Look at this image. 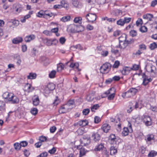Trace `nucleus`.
I'll list each match as a JSON object with an SVG mask.
<instances>
[{
    "label": "nucleus",
    "mask_w": 157,
    "mask_h": 157,
    "mask_svg": "<svg viewBox=\"0 0 157 157\" xmlns=\"http://www.w3.org/2000/svg\"><path fill=\"white\" fill-rule=\"evenodd\" d=\"M124 19H121L118 20V25L122 26L124 24L125 22H124Z\"/></svg>",
    "instance_id": "nucleus-53"
},
{
    "label": "nucleus",
    "mask_w": 157,
    "mask_h": 157,
    "mask_svg": "<svg viewBox=\"0 0 157 157\" xmlns=\"http://www.w3.org/2000/svg\"><path fill=\"white\" fill-rule=\"evenodd\" d=\"M12 94V93H9L8 92H6L4 93L2 95L3 97L5 99H8V100L10 97V94Z\"/></svg>",
    "instance_id": "nucleus-38"
},
{
    "label": "nucleus",
    "mask_w": 157,
    "mask_h": 157,
    "mask_svg": "<svg viewBox=\"0 0 157 157\" xmlns=\"http://www.w3.org/2000/svg\"><path fill=\"white\" fill-rule=\"evenodd\" d=\"M142 119L144 123L146 126H150L152 125V122L150 116L144 115L142 117Z\"/></svg>",
    "instance_id": "nucleus-4"
},
{
    "label": "nucleus",
    "mask_w": 157,
    "mask_h": 157,
    "mask_svg": "<svg viewBox=\"0 0 157 157\" xmlns=\"http://www.w3.org/2000/svg\"><path fill=\"white\" fill-rule=\"evenodd\" d=\"M82 18L81 17H77L75 18L74 22L75 23H78L80 24L82 23Z\"/></svg>",
    "instance_id": "nucleus-32"
},
{
    "label": "nucleus",
    "mask_w": 157,
    "mask_h": 157,
    "mask_svg": "<svg viewBox=\"0 0 157 157\" xmlns=\"http://www.w3.org/2000/svg\"><path fill=\"white\" fill-rule=\"evenodd\" d=\"M43 33L47 36H50L51 35L52 32L50 31L46 30L43 32Z\"/></svg>",
    "instance_id": "nucleus-60"
},
{
    "label": "nucleus",
    "mask_w": 157,
    "mask_h": 157,
    "mask_svg": "<svg viewBox=\"0 0 157 157\" xmlns=\"http://www.w3.org/2000/svg\"><path fill=\"white\" fill-rule=\"evenodd\" d=\"M77 132L78 135H82L85 132L84 129H78L77 131Z\"/></svg>",
    "instance_id": "nucleus-47"
},
{
    "label": "nucleus",
    "mask_w": 157,
    "mask_h": 157,
    "mask_svg": "<svg viewBox=\"0 0 157 157\" xmlns=\"http://www.w3.org/2000/svg\"><path fill=\"white\" fill-rule=\"evenodd\" d=\"M48 155L47 152H44L41 153L37 157H46Z\"/></svg>",
    "instance_id": "nucleus-64"
},
{
    "label": "nucleus",
    "mask_w": 157,
    "mask_h": 157,
    "mask_svg": "<svg viewBox=\"0 0 157 157\" xmlns=\"http://www.w3.org/2000/svg\"><path fill=\"white\" fill-rule=\"evenodd\" d=\"M145 68L153 77H155L156 76L157 70L155 66L151 64H148L146 66Z\"/></svg>",
    "instance_id": "nucleus-1"
},
{
    "label": "nucleus",
    "mask_w": 157,
    "mask_h": 157,
    "mask_svg": "<svg viewBox=\"0 0 157 157\" xmlns=\"http://www.w3.org/2000/svg\"><path fill=\"white\" fill-rule=\"evenodd\" d=\"M32 100L33 104L34 105L37 106L39 105L40 100L38 96L36 95L34 96Z\"/></svg>",
    "instance_id": "nucleus-15"
},
{
    "label": "nucleus",
    "mask_w": 157,
    "mask_h": 157,
    "mask_svg": "<svg viewBox=\"0 0 157 157\" xmlns=\"http://www.w3.org/2000/svg\"><path fill=\"white\" fill-rule=\"evenodd\" d=\"M110 154L112 155H114L117 152V149L114 147H111L110 148Z\"/></svg>",
    "instance_id": "nucleus-28"
},
{
    "label": "nucleus",
    "mask_w": 157,
    "mask_h": 157,
    "mask_svg": "<svg viewBox=\"0 0 157 157\" xmlns=\"http://www.w3.org/2000/svg\"><path fill=\"white\" fill-rule=\"evenodd\" d=\"M64 68V65L62 63H59L57 65L58 71H61Z\"/></svg>",
    "instance_id": "nucleus-41"
},
{
    "label": "nucleus",
    "mask_w": 157,
    "mask_h": 157,
    "mask_svg": "<svg viewBox=\"0 0 157 157\" xmlns=\"http://www.w3.org/2000/svg\"><path fill=\"white\" fill-rule=\"evenodd\" d=\"M73 29L72 31L75 32H80L83 31L84 29V27L80 25H76L74 24L72 25L71 26Z\"/></svg>",
    "instance_id": "nucleus-5"
},
{
    "label": "nucleus",
    "mask_w": 157,
    "mask_h": 157,
    "mask_svg": "<svg viewBox=\"0 0 157 157\" xmlns=\"http://www.w3.org/2000/svg\"><path fill=\"white\" fill-rule=\"evenodd\" d=\"M60 3L62 6L64 8H67L68 7V5L67 2L65 0H62Z\"/></svg>",
    "instance_id": "nucleus-34"
},
{
    "label": "nucleus",
    "mask_w": 157,
    "mask_h": 157,
    "mask_svg": "<svg viewBox=\"0 0 157 157\" xmlns=\"http://www.w3.org/2000/svg\"><path fill=\"white\" fill-rule=\"evenodd\" d=\"M129 90L133 96L135 95L138 91L140 90V87L139 86H138L136 88H131Z\"/></svg>",
    "instance_id": "nucleus-12"
},
{
    "label": "nucleus",
    "mask_w": 157,
    "mask_h": 157,
    "mask_svg": "<svg viewBox=\"0 0 157 157\" xmlns=\"http://www.w3.org/2000/svg\"><path fill=\"white\" fill-rule=\"evenodd\" d=\"M60 102V101L58 98L57 97H56V99L54 100L53 104L55 105H57Z\"/></svg>",
    "instance_id": "nucleus-58"
},
{
    "label": "nucleus",
    "mask_w": 157,
    "mask_h": 157,
    "mask_svg": "<svg viewBox=\"0 0 157 157\" xmlns=\"http://www.w3.org/2000/svg\"><path fill=\"white\" fill-rule=\"evenodd\" d=\"M101 128L104 132L106 133L110 129V126L107 124H104L102 125Z\"/></svg>",
    "instance_id": "nucleus-17"
},
{
    "label": "nucleus",
    "mask_w": 157,
    "mask_h": 157,
    "mask_svg": "<svg viewBox=\"0 0 157 157\" xmlns=\"http://www.w3.org/2000/svg\"><path fill=\"white\" fill-rule=\"evenodd\" d=\"M10 97L8 99V101H10L11 103L13 104L17 103L19 102L18 98L14 95L12 93L10 94Z\"/></svg>",
    "instance_id": "nucleus-7"
},
{
    "label": "nucleus",
    "mask_w": 157,
    "mask_h": 157,
    "mask_svg": "<svg viewBox=\"0 0 157 157\" xmlns=\"http://www.w3.org/2000/svg\"><path fill=\"white\" fill-rule=\"evenodd\" d=\"M13 146L15 149L17 151L20 150L21 148L20 143H15L13 144Z\"/></svg>",
    "instance_id": "nucleus-33"
},
{
    "label": "nucleus",
    "mask_w": 157,
    "mask_h": 157,
    "mask_svg": "<svg viewBox=\"0 0 157 157\" xmlns=\"http://www.w3.org/2000/svg\"><path fill=\"white\" fill-rule=\"evenodd\" d=\"M121 35V36L118 37V40L119 41H126V36L125 34H120L118 33V36Z\"/></svg>",
    "instance_id": "nucleus-22"
},
{
    "label": "nucleus",
    "mask_w": 157,
    "mask_h": 157,
    "mask_svg": "<svg viewBox=\"0 0 157 157\" xmlns=\"http://www.w3.org/2000/svg\"><path fill=\"white\" fill-rule=\"evenodd\" d=\"M104 146L102 144H101L99 145L98 147L95 149L96 151H100L103 148Z\"/></svg>",
    "instance_id": "nucleus-59"
},
{
    "label": "nucleus",
    "mask_w": 157,
    "mask_h": 157,
    "mask_svg": "<svg viewBox=\"0 0 157 157\" xmlns=\"http://www.w3.org/2000/svg\"><path fill=\"white\" fill-rule=\"evenodd\" d=\"M129 132V130L128 128H124L122 132V134L123 136H125L128 134V132Z\"/></svg>",
    "instance_id": "nucleus-29"
},
{
    "label": "nucleus",
    "mask_w": 157,
    "mask_h": 157,
    "mask_svg": "<svg viewBox=\"0 0 157 157\" xmlns=\"http://www.w3.org/2000/svg\"><path fill=\"white\" fill-rule=\"evenodd\" d=\"M111 67V65L110 63H105L100 67V72L103 74L107 73L110 70Z\"/></svg>",
    "instance_id": "nucleus-2"
},
{
    "label": "nucleus",
    "mask_w": 157,
    "mask_h": 157,
    "mask_svg": "<svg viewBox=\"0 0 157 157\" xmlns=\"http://www.w3.org/2000/svg\"><path fill=\"white\" fill-rule=\"evenodd\" d=\"M157 48V45L155 42L151 44L149 46V48L151 50H154Z\"/></svg>",
    "instance_id": "nucleus-44"
},
{
    "label": "nucleus",
    "mask_w": 157,
    "mask_h": 157,
    "mask_svg": "<svg viewBox=\"0 0 157 157\" xmlns=\"http://www.w3.org/2000/svg\"><path fill=\"white\" fill-rule=\"evenodd\" d=\"M22 40V39L21 37H19L13 39L12 42L13 44H17L21 42Z\"/></svg>",
    "instance_id": "nucleus-19"
},
{
    "label": "nucleus",
    "mask_w": 157,
    "mask_h": 157,
    "mask_svg": "<svg viewBox=\"0 0 157 157\" xmlns=\"http://www.w3.org/2000/svg\"><path fill=\"white\" fill-rule=\"evenodd\" d=\"M146 139L148 141H150L154 139V136L153 134L148 135L145 137Z\"/></svg>",
    "instance_id": "nucleus-37"
},
{
    "label": "nucleus",
    "mask_w": 157,
    "mask_h": 157,
    "mask_svg": "<svg viewBox=\"0 0 157 157\" xmlns=\"http://www.w3.org/2000/svg\"><path fill=\"white\" fill-rule=\"evenodd\" d=\"M129 34L130 35L133 37L136 36L137 35L136 31L134 30H131Z\"/></svg>",
    "instance_id": "nucleus-45"
},
{
    "label": "nucleus",
    "mask_w": 157,
    "mask_h": 157,
    "mask_svg": "<svg viewBox=\"0 0 157 157\" xmlns=\"http://www.w3.org/2000/svg\"><path fill=\"white\" fill-rule=\"evenodd\" d=\"M30 16L29 15V14H27L24 17L21 18V21L22 23L25 22L26 19H27L30 18Z\"/></svg>",
    "instance_id": "nucleus-39"
},
{
    "label": "nucleus",
    "mask_w": 157,
    "mask_h": 157,
    "mask_svg": "<svg viewBox=\"0 0 157 157\" xmlns=\"http://www.w3.org/2000/svg\"><path fill=\"white\" fill-rule=\"evenodd\" d=\"M109 52L107 51H103L101 53V54L103 57H106L108 54Z\"/></svg>",
    "instance_id": "nucleus-57"
},
{
    "label": "nucleus",
    "mask_w": 157,
    "mask_h": 157,
    "mask_svg": "<svg viewBox=\"0 0 157 157\" xmlns=\"http://www.w3.org/2000/svg\"><path fill=\"white\" fill-rule=\"evenodd\" d=\"M116 139V138L115 135L112 134L109 136V141L111 144H113L115 143V140Z\"/></svg>",
    "instance_id": "nucleus-21"
},
{
    "label": "nucleus",
    "mask_w": 157,
    "mask_h": 157,
    "mask_svg": "<svg viewBox=\"0 0 157 157\" xmlns=\"http://www.w3.org/2000/svg\"><path fill=\"white\" fill-rule=\"evenodd\" d=\"M41 61H43V65L44 66H47L49 63L48 59H47L45 57H43L41 58Z\"/></svg>",
    "instance_id": "nucleus-27"
},
{
    "label": "nucleus",
    "mask_w": 157,
    "mask_h": 157,
    "mask_svg": "<svg viewBox=\"0 0 157 157\" xmlns=\"http://www.w3.org/2000/svg\"><path fill=\"white\" fill-rule=\"evenodd\" d=\"M24 154L25 156L26 157H28L30 155V153L29 150L25 149L23 151Z\"/></svg>",
    "instance_id": "nucleus-63"
},
{
    "label": "nucleus",
    "mask_w": 157,
    "mask_h": 157,
    "mask_svg": "<svg viewBox=\"0 0 157 157\" xmlns=\"http://www.w3.org/2000/svg\"><path fill=\"white\" fill-rule=\"evenodd\" d=\"M143 24V21L141 18H139L136 21V24L137 26H139L140 25H141Z\"/></svg>",
    "instance_id": "nucleus-54"
},
{
    "label": "nucleus",
    "mask_w": 157,
    "mask_h": 157,
    "mask_svg": "<svg viewBox=\"0 0 157 157\" xmlns=\"http://www.w3.org/2000/svg\"><path fill=\"white\" fill-rule=\"evenodd\" d=\"M94 97L91 95H87L86 98V100L88 101H91L94 99Z\"/></svg>",
    "instance_id": "nucleus-50"
},
{
    "label": "nucleus",
    "mask_w": 157,
    "mask_h": 157,
    "mask_svg": "<svg viewBox=\"0 0 157 157\" xmlns=\"http://www.w3.org/2000/svg\"><path fill=\"white\" fill-rule=\"evenodd\" d=\"M47 86H48V88H49V89L50 91L53 90L55 88V84L52 83H49L48 84Z\"/></svg>",
    "instance_id": "nucleus-31"
},
{
    "label": "nucleus",
    "mask_w": 157,
    "mask_h": 157,
    "mask_svg": "<svg viewBox=\"0 0 157 157\" xmlns=\"http://www.w3.org/2000/svg\"><path fill=\"white\" fill-rule=\"evenodd\" d=\"M157 152L154 151H151L148 155V157H154L157 155Z\"/></svg>",
    "instance_id": "nucleus-36"
},
{
    "label": "nucleus",
    "mask_w": 157,
    "mask_h": 157,
    "mask_svg": "<svg viewBox=\"0 0 157 157\" xmlns=\"http://www.w3.org/2000/svg\"><path fill=\"white\" fill-rule=\"evenodd\" d=\"M147 28L145 26H142L140 28V30L142 33H145L147 31Z\"/></svg>",
    "instance_id": "nucleus-51"
},
{
    "label": "nucleus",
    "mask_w": 157,
    "mask_h": 157,
    "mask_svg": "<svg viewBox=\"0 0 157 157\" xmlns=\"http://www.w3.org/2000/svg\"><path fill=\"white\" fill-rule=\"evenodd\" d=\"M46 12V10L45 11L40 10L37 13L36 16L40 17H45V12Z\"/></svg>",
    "instance_id": "nucleus-25"
},
{
    "label": "nucleus",
    "mask_w": 157,
    "mask_h": 157,
    "mask_svg": "<svg viewBox=\"0 0 157 157\" xmlns=\"http://www.w3.org/2000/svg\"><path fill=\"white\" fill-rule=\"evenodd\" d=\"M117 17L115 18H108L107 17H105L102 18V20H107L109 22H114L117 19Z\"/></svg>",
    "instance_id": "nucleus-30"
},
{
    "label": "nucleus",
    "mask_w": 157,
    "mask_h": 157,
    "mask_svg": "<svg viewBox=\"0 0 157 157\" xmlns=\"http://www.w3.org/2000/svg\"><path fill=\"white\" fill-rule=\"evenodd\" d=\"M74 103V102L73 100H70L69 101L67 104H66V105H67V106H68V107H71V106L73 105Z\"/></svg>",
    "instance_id": "nucleus-56"
},
{
    "label": "nucleus",
    "mask_w": 157,
    "mask_h": 157,
    "mask_svg": "<svg viewBox=\"0 0 157 157\" xmlns=\"http://www.w3.org/2000/svg\"><path fill=\"white\" fill-rule=\"evenodd\" d=\"M73 6L76 7H80L81 5L77 0H74L72 2Z\"/></svg>",
    "instance_id": "nucleus-35"
},
{
    "label": "nucleus",
    "mask_w": 157,
    "mask_h": 157,
    "mask_svg": "<svg viewBox=\"0 0 157 157\" xmlns=\"http://www.w3.org/2000/svg\"><path fill=\"white\" fill-rule=\"evenodd\" d=\"M114 92L115 91L114 88H112L107 91L105 92L102 95V98H104L109 94H110L108 97V99L109 100H111L113 99L115 96V94L112 91Z\"/></svg>",
    "instance_id": "nucleus-3"
},
{
    "label": "nucleus",
    "mask_w": 157,
    "mask_h": 157,
    "mask_svg": "<svg viewBox=\"0 0 157 157\" xmlns=\"http://www.w3.org/2000/svg\"><path fill=\"white\" fill-rule=\"evenodd\" d=\"M30 112L33 115H35L37 113L38 110L36 108H33L31 110Z\"/></svg>",
    "instance_id": "nucleus-46"
},
{
    "label": "nucleus",
    "mask_w": 157,
    "mask_h": 157,
    "mask_svg": "<svg viewBox=\"0 0 157 157\" xmlns=\"http://www.w3.org/2000/svg\"><path fill=\"white\" fill-rule=\"evenodd\" d=\"M124 20L125 23H128L131 21V17H124Z\"/></svg>",
    "instance_id": "nucleus-62"
},
{
    "label": "nucleus",
    "mask_w": 157,
    "mask_h": 157,
    "mask_svg": "<svg viewBox=\"0 0 157 157\" xmlns=\"http://www.w3.org/2000/svg\"><path fill=\"white\" fill-rule=\"evenodd\" d=\"M142 107V105L140 102H136L134 106L135 109L139 108L141 109Z\"/></svg>",
    "instance_id": "nucleus-42"
},
{
    "label": "nucleus",
    "mask_w": 157,
    "mask_h": 157,
    "mask_svg": "<svg viewBox=\"0 0 157 157\" xmlns=\"http://www.w3.org/2000/svg\"><path fill=\"white\" fill-rule=\"evenodd\" d=\"M131 70V68L125 67H124L122 70L120 71L123 75H127L129 73Z\"/></svg>",
    "instance_id": "nucleus-14"
},
{
    "label": "nucleus",
    "mask_w": 157,
    "mask_h": 157,
    "mask_svg": "<svg viewBox=\"0 0 157 157\" xmlns=\"http://www.w3.org/2000/svg\"><path fill=\"white\" fill-rule=\"evenodd\" d=\"M80 142L82 144H83L84 146H86L90 143V137L88 136H84L82 139H80Z\"/></svg>",
    "instance_id": "nucleus-8"
},
{
    "label": "nucleus",
    "mask_w": 157,
    "mask_h": 157,
    "mask_svg": "<svg viewBox=\"0 0 157 157\" xmlns=\"http://www.w3.org/2000/svg\"><path fill=\"white\" fill-rule=\"evenodd\" d=\"M86 18L89 22H93L96 20V15L94 14L88 13L86 15Z\"/></svg>",
    "instance_id": "nucleus-10"
},
{
    "label": "nucleus",
    "mask_w": 157,
    "mask_h": 157,
    "mask_svg": "<svg viewBox=\"0 0 157 157\" xmlns=\"http://www.w3.org/2000/svg\"><path fill=\"white\" fill-rule=\"evenodd\" d=\"M146 46L144 44H141L139 45V48L142 50H145L146 49Z\"/></svg>",
    "instance_id": "nucleus-55"
},
{
    "label": "nucleus",
    "mask_w": 157,
    "mask_h": 157,
    "mask_svg": "<svg viewBox=\"0 0 157 157\" xmlns=\"http://www.w3.org/2000/svg\"><path fill=\"white\" fill-rule=\"evenodd\" d=\"M21 147H25L28 144V143L26 141H22L20 143Z\"/></svg>",
    "instance_id": "nucleus-61"
},
{
    "label": "nucleus",
    "mask_w": 157,
    "mask_h": 157,
    "mask_svg": "<svg viewBox=\"0 0 157 157\" xmlns=\"http://www.w3.org/2000/svg\"><path fill=\"white\" fill-rule=\"evenodd\" d=\"M88 123L87 120H84L79 121L78 123V124L80 126L83 127L87 125Z\"/></svg>",
    "instance_id": "nucleus-20"
},
{
    "label": "nucleus",
    "mask_w": 157,
    "mask_h": 157,
    "mask_svg": "<svg viewBox=\"0 0 157 157\" xmlns=\"http://www.w3.org/2000/svg\"><path fill=\"white\" fill-rule=\"evenodd\" d=\"M71 109V107H68L67 105L65 104L62 106L59 109V112L60 114L65 113L70 111Z\"/></svg>",
    "instance_id": "nucleus-6"
},
{
    "label": "nucleus",
    "mask_w": 157,
    "mask_h": 157,
    "mask_svg": "<svg viewBox=\"0 0 157 157\" xmlns=\"http://www.w3.org/2000/svg\"><path fill=\"white\" fill-rule=\"evenodd\" d=\"M35 36L33 34H31L26 36L25 38V41L26 42H30L31 41L34 40L35 38Z\"/></svg>",
    "instance_id": "nucleus-13"
},
{
    "label": "nucleus",
    "mask_w": 157,
    "mask_h": 157,
    "mask_svg": "<svg viewBox=\"0 0 157 157\" xmlns=\"http://www.w3.org/2000/svg\"><path fill=\"white\" fill-rule=\"evenodd\" d=\"M132 42L131 40L119 41V47L121 49H124L127 46L128 44H131Z\"/></svg>",
    "instance_id": "nucleus-11"
},
{
    "label": "nucleus",
    "mask_w": 157,
    "mask_h": 157,
    "mask_svg": "<svg viewBox=\"0 0 157 157\" xmlns=\"http://www.w3.org/2000/svg\"><path fill=\"white\" fill-rule=\"evenodd\" d=\"M153 17V16L152 14L149 13L146 14L143 16L144 19H146L148 21H151Z\"/></svg>",
    "instance_id": "nucleus-18"
},
{
    "label": "nucleus",
    "mask_w": 157,
    "mask_h": 157,
    "mask_svg": "<svg viewBox=\"0 0 157 157\" xmlns=\"http://www.w3.org/2000/svg\"><path fill=\"white\" fill-rule=\"evenodd\" d=\"M71 17L69 15H67L63 17L60 19V20L63 22H65L70 20Z\"/></svg>",
    "instance_id": "nucleus-26"
},
{
    "label": "nucleus",
    "mask_w": 157,
    "mask_h": 157,
    "mask_svg": "<svg viewBox=\"0 0 157 157\" xmlns=\"http://www.w3.org/2000/svg\"><path fill=\"white\" fill-rule=\"evenodd\" d=\"M39 140L41 142H44L47 140V138L45 136H40L39 138Z\"/></svg>",
    "instance_id": "nucleus-52"
},
{
    "label": "nucleus",
    "mask_w": 157,
    "mask_h": 157,
    "mask_svg": "<svg viewBox=\"0 0 157 157\" xmlns=\"http://www.w3.org/2000/svg\"><path fill=\"white\" fill-rule=\"evenodd\" d=\"M99 107V105L98 104L94 105L91 107V111L93 112H94L95 110L97 109Z\"/></svg>",
    "instance_id": "nucleus-49"
},
{
    "label": "nucleus",
    "mask_w": 157,
    "mask_h": 157,
    "mask_svg": "<svg viewBox=\"0 0 157 157\" xmlns=\"http://www.w3.org/2000/svg\"><path fill=\"white\" fill-rule=\"evenodd\" d=\"M92 137L95 141H97L100 139V135L97 133H94L92 135Z\"/></svg>",
    "instance_id": "nucleus-24"
},
{
    "label": "nucleus",
    "mask_w": 157,
    "mask_h": 157,
    "mask_svg": "<svg viewBox=\"0 0 157 157\" xmlns=\"http://www.w3.org/2000/svg\"><path fill=\"white\" fill-rule=\"evenodd\" d=\"M86 151L84 148H81L80 150V156L79 157L84 155L86 153Z\"/></svg>",
    "instance_id": "nucleus-40"
},
{
    "label": "nucleus",
    "mask_w": 157,
    "mask_h": 157,
    "mask_svg": "<svg viewBox=\"0 0 157 157\" xmlns=\"http://www.w3.org/2000/svg\"><path fill=\"white\" fill-rule=\"evenodd\" d=\"M44 42L47 46H51L53 44L56 45L58 42V40L56 39H53L52 40L48 39H45Z\"/></svg>",
    "instance_id": "nucleus-9"
},
{
    "label": "nucleus",
    "mask_w": 157,
    "mask_h": 157,
    "mask_svg": "<svg viewBox=\"0 0 157 157\" xmlns=\"http://www.w3.org/2000/svg\"><path fill=\"white\" fill-rule=\"evenodd\" d=\"M122 97L124 98H131L133 97V96L132 94L129 90H128L127 92L122 93Z\"/></svg>",
    "instance_id": "nucleus-16"
},
{
    "label": "nucleus",
    "mask_w": 157,
    "mask_h": 157,
    "mask_svg": "<svg viewBox=\"0 0 157 157\" xmlns=\"http://www.w3.org/2000/svg\"><path fill=\"white\" fill-rule=\"evenodd\" d=\"M56 73V71L55 70H53L49 74V76L51 78H53L55 77Z\"/></svg>",
    "instance_id": "nucleus-43"
},
{
    "label": "nucleus",
    "mask_w": 157,
    "mask_h": 157,
    "mask_svg": "<svg viewBox=\"0 0 157 157\" xmlns=\"http://www.w3.org/2000/svg\"><path fill=\"white\" fill-rule=\"evenodd\" d=\"M36 74L35 73H30L29 75L27 76V78L28 79H33L36 78Z\"/></svg>",
    "instance_id": "nucleus-23"
},
{
    "label": "nucleus",
    "mask_w": 157,
    "mask_h": 157,
    "mask_svg": "<svg viewBox=\"0 0 157 157\" xmlns=\"http://www.w3.org/2000/svg\"><path fill=\"white\" fill-rule=\"evenodd\" d=\"M129 109L127 110V112L128 113H130L134 108V105H132V103H130V105L129 106Z\"/></svg>",
    "instance_id": "nucleus-48"
}]
</instances>
